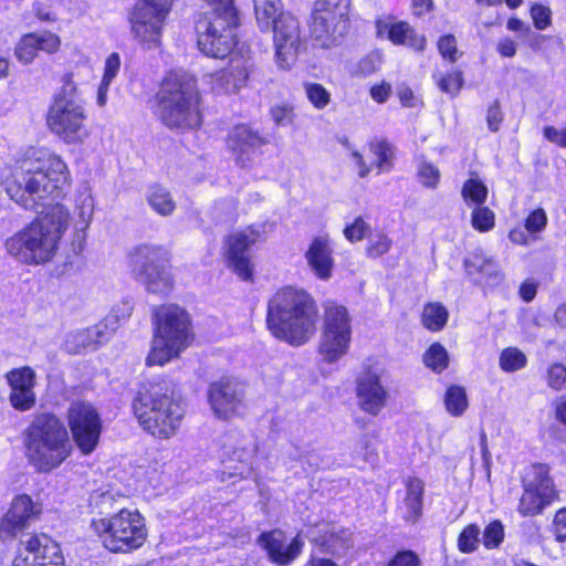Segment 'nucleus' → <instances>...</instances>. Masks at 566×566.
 Returning a JSON list of instances; mask_svg holds the SVG:
<instances>
[{
    "label": "nucleus",
    "instance_id": "nucleus-49",
    "mask_svg": "<svg viewBox=\"0 0 566 566\" xmlns=\"http://www.w3.org/2000/svg\"><path fill=\"white\" fill-rule=\"evenodd\" d=\"M530 13L537 30H546L552 24V11L542 3H533Z\"/></svg>",
    "mask_w": 566,
    "mask_h": 566
},
{
    "label": "nucleus",
    "instance_id": "nucleus-57",
    "mask_svg": "<svg viewBox=\"0 0 566 566\" xmlns=\"http://www.w3.org/2000/svg\"><path fill=\"white\" fill-rule=\"evenodd\" d=\"M120 56L118 53L109 54L104 62L102 81L112 83L120 71Z\"/></svg>",
    "mask_w": 566,
    "mask_h": 566
},
{
    "label": "nucleus",
    "instance_id": "nucleus-3",
    "mask_svg": "<svg viewBox=\"0 0 566 566\" xmlns=\"http://www.w3.org/2000/svg\"><path fill=\"white\" fill-rule=\"evenodd\" d=\"M317 315L316 302L310 293L284 286L269 301L266 323L274 337L301 346L315 334Z\"/></svg>",
    "mask_w": 566,
    "mask_h": 566
},
{
    "label": "nucleus",
    "instance_id": "nucleus-33",
    "mask_svg": "<svg viewBox=\"0 0 566 566\" xmlns=\"http://www.w3.org/2000/svg\"><path fill=\"white\" fill-rule=\"evenodd\" d=\"M95 210V200L92 189L88 185H82L77 188L74 195V229L77 233H84L90 227Z\"/></svg>",
    "mask_w": 566,
    "mask_h": 566
},
{
    "label": "nucleus",
    "instance_id": "nucleus-39",
    "mask_svg": "<svg viewBox=\"0 0 566 566\" xmlns=\"http://www.w3.org/2000/svg\"><path fill=\"white\" fill-rule=\"evenodd\" d=\"M423 363L434 373H442L449 365V354L440 343H433L423 354Z\"/></svg>",
    "mask_w": 566,
    "mask_h": 566
},
{
    "label": "nucleus",
    "instance_id": "nucleus-15",
    "mask_svg": "<svg viewBox=\"0 0 566 566\" xmlns=\"http://www.w3.org/2000/svg\"><path fill=\"white\" fill-rule=\"evenodd\" d=\"M136 277L153 293L164 294L172 287V276L165 250L157 247H138L132 254Z\"/></svg>",
    "mask_w": 566,
    "mask_h": 566
},
{
    "label": "nucleus",
    "instance_id": "nucleus-47",
    "mask_svg": "<svg viewBox=\"0 0 566 566\" xmlns=\"http://www.w3.org/2000/svg\"><path fill=\"white\" fill-rule=\"evenodd\" d=\"M480 528L475 524L468 525L459 535L458 547L462 553H472L476 549Z\"/></svg>",
    "mask_w": 566,
    "mask_h": 566
},
{
    "label": "nucleus",
    "instance_id": "nucleus-41",
    "mask_svg": "<svg viewBox=\"0 0 566 566\" xmlns=\"http://www.w3.org/2000/svg\"><path fill=\"white\" fill-rule=\"evenodd\" d=\"M527 358L525 354L516 347H507L502 350L499 359L503 371L513 373L526 366Z\"/></svg>",
    "mask_w": 566,
    "mask_h": 566
},
{
    "label": "nucleus",
    "instance_id": "nucleus-50",
    "mask_svg": "<svg viewBox=\"0 0 566 566\" xmlns=\"http://www.w3.org/2000/svg\"><path fill=\"white\" fill-rule=\"evenodd\" d=\"M369 231V226L363 217H357L352 223L346 224L344 228V237L349 242H357L364 239Z\"/></svg>",
    "mask_w": 566,
    "mask_h": 566
},
{
    "label": "nucleus",
    "instance_id": "nucleus-30",
    "mask_svg": "<svg viewBox=\"0 0 566 566\" xmlns=\"http://www.w3.org/2000/svg\"><path fill=\"white\" fill-rule=\"evenodd\" d=\"M376 28L378 38L387 39L395 45H405L415 51H422L426 46V38L406 22L380 20Z\"/></svg>",
    "mask_w": 566,
    "mask_h": 566
},
{
    "label": "nucleus",
    "instance_id": "nucleus-22",
    "mask_svg": "<svg viewBox=\"0 0 566 566\" xmlns=\"http://www.w3.org/2000/svg\"><path fill=\"white\" fill-rule=\"evenodd\" d=\"M41 512V504L33 501L30 495L14 496L9 510L0 520V541H13L20 532L29 527L31 522L39 518Z\"/></svg>",
    "mask_w": 566,
    "mask_h": 566
},
{
    "label": "nucleus",
    "instance_id": "nucleus-8",
    "mask_svg": "<svg viewBox=\"0 0 566 566\" xmlns=\"http://www.w3.org/2000/svg\"><path fill=\"white\" fill-rule=\"evenodd\" d=\"M90 530L101 545L115 554H129L139 549L147 541L146 520L138 510L122 509L91 520Z\"/></svg>",
    "mask_w": 566,
    "mask_h": 566
},
{
    "label": "nucleus",
    "instance_id": "nucleus-25",
    "mask_svg": "<svg viewBox=\"0 0 566 566\" xmlns=\"http://www.w3.org/2000/svg\"><path fill=\"white\" fill-rule=\"evenodd\" d=\"M61 48V38L51 31L30 32L20 38L14 48V56L24 64H31L38 53L54 54Z\"/></svg>",
    "mask_w": 566,
    "mask_h": 566
},
{
    "label": "nucleus",
    "instance_id": "nucleus-6",
    "mask_svg": "<svg viewBox=\"0 0 566 566\" xmlns=\"http://www.w3.org/2000/svg\"><path fill=\"white\" fill-rule=\"evenodd\" d=\"M157 113L166 126L187 129L200 125V95L191 75L169 73L157 93Z\"/></svg>",
    "mask_w": 566,
    "mask_h": 566
},
{
    "label": "nucleus",
    "instance_id": "nucleus-48",
    "mask_svg": "<svg viewBox=\"0 0 566 566\" xmlns=\"http://www.w3.org/2000/svg\"><path fill=\"white\" fill-rule=\"evenodd\" d=\"M546 381L553 390H563L566 387V366L559 363L552 364L547 369Z\"/></svg>",
    "mask_w": 566,
    "mask_h": 566
},
{
    "label": "nucleus",
    "instance_id": "nucleus-20",
    "mask_svg": "<svg viewBox=\"0 0 566 566\" xmlns=\"http://www.w3.org/2000/svg\"><path fill=\"white\" fill-rule=\"evenodd\" d=\"M384 375L385 368L375 361L366 365L356 380L357 403L370 416L379 415L388 401V390L382 384Z\"/></svg>",
    "mask_w": 566,
    "mask_h": 566
},
{
    "label": "nucleus",
    "instance_id": "nucleus-16",
    "mask_svg": "<svg viewBox=\"0 0 566 566\" xmlns=\"http://www.w3.org/2000/svg\"><path fill=\"white\" fill-rule=\"evenodd\" d=\"M219 457L230 476L248 478L253 472L255 440L239 430H229L219 438Z\"/></svg>",
    "mask_w": 566,
    "mask_h": 566
},
{
    "label": "nucleus",
    "instance_id": "nucleus-54",
    "mask_svg": "<svg viewBox=\"0 0 566 566\" xmlns=\"http://www.w3.org/2000/svg\"><path fill=\"white\" fill-rule=\"evenodd\" d=\"M271 117L277 126L286 127L294 122V109L286 104L274 105L271 108Z\"/></svg>",
    "mask_w": 566,
    "mask_h": 566
},
{
    "label": "nucleus",
    "instance_id": "nucleus-13",
    "mask_svg": "<svg viewBox=\"0 0 566 566\" xmlns=\"http://www.w3.org/2000/svg\"><path fill=\"white\" fill-rule=\"evenodd\" d=\"M352 343V319L345 306L327 303L324 307L323 328L318 354L323 361L334 364L345 357Z\"/></svg>",
    "mask_w": 566,
    "mask_h": 566
},
{
    "label": "nucleus",
    "instance_id": "nucleus-46",
    "mask_svg": "<svg viewBox=\"0 0 566 566\" xmlns=\"http://www.w3.org/2000/svg\"><path fill=\"white\" fill-rule=\"evenodd\" d=\"M504 539V526L503 524L495 520L486 525L483 532L482 543L488 549H493L499 547Z\"/></svg>",
    "mask_w": 566,
    "mask_h": 566
},
{
    "label": "nucleus",
    "instance_id": "nucleus-52",
    "mask_svg": "<svg viewBox=\"0 0 566 566\" xmlns=\"http://www.w3.org/2000/svg\"><path fill=\"white\" fill-rule=\"evenodd\" d=\"M391 240L384 233H376L368 241L367 253L369 256L377 258L389 251Z\"/></svg>",
    "mask_w": 566,
    "mask_h": 566
},
{
    "label": "nucleus",
    "instance_id": "nucleus-2",
    "mask_svg": "<svg viewBox=\"0 0 566 566\" xmlns=\"http://www.w3.org/2000/svg\"><path fill=\"white\" fill-rule=\"evenodd\" d=\"M69 222L66 207L50 206L32 222L8 238L6 250L12 258L28 265L50 262L59 250Z\"/></svg>",
    "mask_w": 566,
    "mask_h": 566
},
{
    "label": "nucleus",
    "instance_id": "nucleus-42",
    "mask_svg": "<svg viewBox=\"0 0 566 566\" xmlns=\"http://www.w3.org/2000/svg\"><path fill=\"white\" fill-rule=\"evenodd\" d=\"M471 224L479 232H488L495 226V214L490 208L479 205L472 210Z\"/></svg>",
    "mask_w": 566,
    "mask_h": 566
},
{
    "label": "nucleus",
    "instance_id": "nucleus-27",
    "mask_svg": "<svg viewBox=\"0 0 566 566\" xmlns=\"http://www.w3.org/2000/svg\"><path fill=\"white\" fill-rule=\"evenodd\" d=\"M228 147L235 156V160L247 167L253 159L256 150L265 144L259 133L247 125H238L228 135Z\"/></svg>",
    "mask_w": 566,
    "mask_h": 566
},
{
    "label": "nucleus",
    "instance_id": "nucleus-40",
    "mask_svg": "<svg viewBox=\"0 0 566 566\" xmlns=\"http://www.w3.org/2000/svg\"><path fill=\"white\" fill-rule=\"evenodd\" d=\"M448 412L454 417L461 416L468 408V398L463 387L451 386L444 395Z\"/></svg>",
    "mask_w": 566,
    "mask_h": 566
},
{
    "label": "nucleus",
    "instance_id": "nucleus-14",
    "mask_svg": "<svg viewBox=\"0 0 566 566\" xmlns=\"http://www.w3.org/2000/svg\"><path fill=\"white\" fill-rule=\"evenodd\" d=\"M522 484L523 494L517 509L522 516L541 514L557 497V491L549 475L547 464L533 463L528 465L522 478Z\"/></svg>",
    "mask_w": 566,
    "mask_h": 566
},
{
    "label": "nucleus",
    "instance_id": "nucleus-64",
    "mask_svg": "<svg viewBox=\"0 0 566 566\" xmlns=\"http://www.w3.org/2000/svg\"><path fill=\"white\" fill-rule=\"evenodd\" d=\"M537 292V283L533 280H526L520 287V295L525 302H531Z\"/></svg>",
    "mask_w": 566,
    "mask_h": 566
},
{
    "label": "nucleus",
    "instance_id": "nucleus-58",
    "mask_svg": "<svg viewBox=\"0 0 566 566\" xmlns=\"http://www.w3.org/2000/svg\"><path fill=\"white\" fill-rule=\"evenodd\" d=\"M552 532L559 543L566 542V507L558 510L553 518Z\"/></svg>",
    "mask_w": 566,
    "mask_h": 566
},
{
    "label": "nucleus",
    "instance_id": "nucleus-19",
    "mask_svg": "<svg viewBox=\"0 0 566 566\" xmlns=\"http://www.w3.org/2000/svg\"><path fill=\"white\" fill-rule=\"evenodd\" d=\"M266 224H252L233 232L227 240V259L233 271L244 281L253 275V268L248 250L254 244L264 241Z\"/></svg>",
    "mask_w": 566,
    "mask_h": 566
},
{
    "label": "nucleus",
    "instance_id": "nucleus-23",
    "mask_svg": "<svg viewBox=\"0 0 566 566\" xmlns=\"http://www.w3.org/2000/svg\"><path fill=\"white\" fill-rule=\"evenodd\" d=\"M209 402L214 415L221 419H230L242 413L244 409L241 387L239 382L229 378L210 385Z\"/></svg>",
    "mask_w": 566,
    "mask_h": 566
},
{
    "label": "nucleus",
    "instance_id": "nucleus-38",
    "mask_svg": "<svg viewBox=\"0 0 566 566\" xmlns=\"http://www.w3.org/2000/svg\"><path fill=\"white\" fill-rule=\"evenodd\" d=\"M80 88L75 81L74 72H67L62 76V86L55 95L53 102H62L65 104H84L80 97Z\"/></svg>",
    "mask_w": 566,
    "mask_h": 566
},
{
    "label": "nucleus",
    "instance_id": "nucleus-45",
    "mask_svg": "<svg viewBox=\"0 0 566 566\" xmlns=\"http://www.w3.org/2000/svg\"><path fill=\"white\" fill-rule=\"evenodd\" d=\"M417 176L423 187L434 189L440 182V170L433 164L422 160L417 169Z\"/></svg>",
    "mask_w": 566,
    "mask_h": 566
},
{
    "label": "nucleus",
    "instance_id": "nucleus-24",
    "mask_svg": "<svg viewBox=\"0 0 566 566\" xmlns=\"http://www.w3.org/2000/svg\"><path fill=\"white\" fill-rule=\"evenodd\" d=\"M6 379L10 387L9 400L11 406L19 411L31 410L36 402L34 392L35 371L28 366L14 368L7 373Z\"/></svg>",
    "mask_w": 566,
    "mask_h": 566
},
{
    "label": "nucleus",
    "instance_id": "nucleus-17",
    "mask_svg": "<svg viewBox=\"0 0 566 566\" xmlns=\"http://www.w3.org/2000/svg\"><path fill=\"white\" fill-rule=\"evenodd\" d=\"M86 112L84 104L53 102L46 116L50 130L65 144H82L88 133L85 128Z\"/></svg>",
    "mask_w": 566,
    "mask_h": 566
},
{
    "label": "nucleus",
    "instance_id": "nucleus-51",
    "mask_svg": "<svg viewBox=\"0 0 566 566\" xmlns=\"http://www.w3.org/2000/svg\"><path fill=\"white\" fill-rule=\"evenodd\" d=\"M547 226V216L544 209L533 210L525 220V230L531 234L542 232Z\"/></svg>",
    "mask_w": 566,
    "mask_h": 566
},
{
    "label": "nucleus",
    "instance_id": "nucleus-21",
    "mask_svg": "<svg viewBox=\"0 0 566 566\" xmlns=\"http://www.w3.org/2000/svg\"><path fill=\"white\" fill-rule=\"evenodd\" d=\"M130 315V307L125 305V310L119 316L117 312H112L104 321L92 327L70 332L64 340L65 349L71 354H80L84 350L95 349L97 345L105 342L109 334L116 331L120 321H125Z\"/></svg>",
    "mask_w": 566,
    "mask_h": 566
},
{
    "label": "nucleus",
    "instance_id": "nucleus-53",
    "mask_svg": "<svg viewBox=\"0 0 566 566\" xmlns=\"http://www.w3.org/2000/svg\"><path fill=\"white\" fill-rule=\"evenodd\" d=\"M488 258L482 252H474L469 255L464 261L465 272L469 276H471L474 281L479 282V275L483 268L486 264Z\"/></svg>",
    "mask_w": 566,
    "mask_h": 566
},
{
    "label": "nucleus",
    "instance_id": "nucleus-59",
    "mask_svg": "<svg viewBox=\"0 0 566 566\" xmlns=\"http://www.w3.org/2000/svg\"><path fill=\"white\" fill-rule=\"evenodd\" d=\"M502 120H503V114H502V111L500 107V103L497 101H495L488 108V113H486L488 126L492 132H497Z\"/></svg>",
    "mask_w": 566,
    "mask_h": 566
},
{
    "label": "nucleus",
    "instance_id": "nucleus-44",
    "mask_svg": "<svg viewBox=\"0 0 566 566\" xmlns=\"http://www.w3.org/2000/svg\"><path fill=\"white\" fill-rule=\"evenodd\" d=\"M304 90L311 104L317 108H325L331 102V94L318 83H305Z\"/></svg>",
    "mask_w": 566,
    "mask_h": 566
},
{
    "label": "nucleus",
    "instance_id": "nucleus-60",
    "mask_svg": "<svg viewBox=\"0 0 566 566\" xmlns=\"http://www.w3.org/2000/svg\"><path fill=\"white\" fill-rule=\"evenodd\" d=\"M388 566H420V560L415 553L406 551L398 553Z\"/></svg>",
    "mask_w": 566,
    "mask_h": 566
},
{
    "label": "nucleus",
    "instance_id": "nucleus-32",
    "mask_svg": "<svg viewBox=\"0 0 566 566\" xmlns=\"http://www.w3.org/2000/svg\"><path fill=\"white\" fill-rule=\"evenodd\" d=\"M369 151L373 155L370 163H367L364 156L357 150H352L350 156L359 177L365 178L373 169L377 167L380 171H388L391 167L392 148L384 140H374L369 144Z\"/></svg>",
    "mask_w": 566,
    "mask_h": 566
},
{
    "label": "nucleus",
    "instance_id": "nucleus-9",
    "mask_svg": "<svg viewBox=\"0 0 566 566\" xmlns=\"http://www.w3.org/2000/svg\"><path fill=\"white\" fill-rule=\"evenodd\" d=\"M154 325V337L146 364L164 366L187 348L190 319L182 307L165 304L155 310Z\"/></svg>",
    "mask_w": 566,
    "mask_h": 566
},
{
    "label": "nucleus",
    "instance_id": "nucleus-29",
    "mask_svg": "<svg viewBox=\"0 0 566 566\" xmlns=\"http://www.w3.org/2000/svg\"><path fill=\"white\" fill-rule=\"evenodd\" d=\"M333 245L328 235H318L312 240L305 252L307 265L322 281L332 277L334 269Z\"/></svg>",
    "mask_w": 566,
    "mask_h": 566
},
{
    "label": "nucleus",
    "instance_id": "nucleus-55",
    "mask_svg": "<svg viewBox=\"0 0 566 566\" xmlns=\"http://www.w3.org/2000/svg\"><path fill=\"white\" fill-rule=\"evenodd\" d=\"M438 49L440 54L451 62H455L460 56L457 49V40L453 35L441 36L438 41Z\"/></svg>",
    "mask_w": 566,
    "mask_h": 566
},
{
    "label": "nucleus",
    "instance_id": "nucleus-37",
    "mask_svg": "<svg viewBox=\"0 0 566 566\" xmlns=\"http://www.w3.org/2000/svg\"><path fill=\"white\" fill-rule=\"evenodd\" d=\"M462 197L467 205H483L488 197V188L476 176H471L462 187Z\"/></svg>",
    "mask_w": 566,
    "mask_h": 566
},
{
    "label": "nucleus",
    "instance_id": "nucleus-56",
    "mask_svg": "<svg viewBox=\"0 0 566 566\" xmlns=\"http://www.w3.org/2000/svg\"><path fill=\"white\" fill-rule=\"evenodd\" d=\"M463 81L460 72H451L438 81L441 91L455 95L462 87Z\"/></svg>",
    "mask_w": 566,
    "mask_h": 566
},
{
    "label": "nucleus",
    "instance_id": "nucleus-12",
    "mask_svg": "<svg viewBox=\"0 0 566 566\" xmlns=\"http://www.w3.org/2000/svg\"><path fill=\"white\" fill-rule=\"evenodd\" d=\"M349 0H316L312 12L314 44L329 49L340 44L348 31Z\"/></svg>",
    "mask_w": 566,
    "mask_h": 566
},
{
    "label": "nucleus",
    "instance_id": "nucleus-63",
    "mask_svg": "<svg viewBox=\"0 0 566 566\" xmlns=\"http://www.w3.org/2000/svg\"><path fill=\"white\" fill-rule=\"evenodd\" d=\"M497 52L500 55L504 57H513L516 53L515 41L509 38L500 40L497 43Z\"/></svg>",
    "mask_w": 566,
    "mask_h": 566
},
{
    "label": "nucleus",
    "instance_id": "nucleus-4",
    "mask_svg": "<svg viewBox=\"0 0 566 566\" xmlns=\"http://www.w3.org/2000/svg\"><path fill=\"white\" fill-rule=\"evenodd\" d=\"M133 411L140 427L157 439L174 437L185 417V408L175 397L171 382L161 377L143 382L134 398Z\"/></svg>",
    "mask_w": 566,
    "mask_h": 566
},
{
    "label": "nucleus",
    "instance_id": "nucleus-28",
    "mask_svg": "<svg viewBox=\"0 0 566 566\" xmlns=\"http://www.w3.org/2000/svg\"><path fill=\"white\" fill-rule=\"evenodd\" d=\"M23 557L39 566H63L59 544L45 534L32 535L24 544Z\"/></svg>",
    "mask_w": 566,
    "mask_h": 566
},
{
    "label": "nucleus",
    "instance_id": "nucleus-62",
    "mask_svg": "<svg viewBox=\"0 0 566 566\" xmlns=\"http://www.w3.org/2000/svg\"><path fill=\"white\" fill-rule=\"evenodd\" d=\"M544 136L552 143L560 146H566V126L564 128L546 127Z\"/></svg>",
    "mask_w": 566,
    "mask_h": 566
},
{
    "label": "nucleus",
    "instance_id": "nucleus-43",
    "mask_svg": "<svg viewBox=\"0 0 566 566\" xmlns=\"http://www.w3.org/2000/svg\"><path fill=\"white\" fill-rule=\"evenodd\" d=\"M317 532L324 533L323 535H316L314 531L311 533V539L316 543L326 553L336 554L338 552V537L328 531L327 524L317 525Z\"/></svg>",
    "mask_w": 566,
    "mask_h": 566
},
{
    "label": "nucleus",
    "instance_id": "nucleus-5",
    "mask_svg": "<svg viewBox=\"0 0 566 566\" xmlns=\"http://www.w3.org/2000/svg\"><path fill=\"white\" fill-rule=\"evenodd\" d=\"M24 454L38 473L59 469L73 452L69 430L62 419L52 412H40L23 431Z\"/></svg>",
    "mask_w": 566,
    "mask_h": 566
},
{
    "label": "nucleus",
    "instance_id": "nucleus-1",
    "mask_svg": "<svg viewBox=\"0 0 566 566\" xmlns=\"http://www.w3.org/2000/svg\"><path fill=\"white\" fill-rule=\"evenodd\" d=\"M69 181L66 164L45 148H30L14 167L1 175V185L11 200L34 209L41 200L55 198Z\"/></svg>",
    "mask_w": 566,
    "mask_h": 566
},
{
    "label": "nucleus",
    "instance_id": "nucleus-26",
    "mask_svg": "<svg viewBox=\"0 0 566 566\" xmlns=\"http://www.w3.org/2000/svg\"><path fill=\"white\" fill-rule=\"evenodd\" d=\"M259 543L266 551L271 562L280 566L293 562L301 554L304 546L300 535L287 542L286 535L279 530L263 533Z\"/></svg>",
    "mask_w": 566,
    "mask_h": 566
},
{
    "label": "nucleus",
    "instance_id": "nucleus-10",
    "mask_svg": "<svg viewBox=\"0 0 566 566\" xmlns=\"http://www.w3.org/2000/svg\"><path fill=\"white\" fill-rule=\"evenodd\" d=\"M238 12L232 4L216 7L197 22V44L207 56L224 59L237 44Z\"/></svg>",
    "mask_w": 566,
    "mask_h": 566
},
{
    "label": "nucleus",
    "instance_id": "nucleus-61",
    "mask_svg": "<svg viewBox=\"0 0 566 566\" xmlns=\"http://www.w3.org/2000/svg\"><path fill=\"white\" fill-rule=\"evenodd\" d=\"M391 94V86L389 83L381 82L373 85L370 88V96L377 103H385Z\"/></svg>",
    "mask_w": 566,
    "mask_h": 566
},
{
    "label": "nucleus",
    "instance_id": "nucleus-36",
    "mask_svg": "<svg viewBox=\"0 0 566 566\" xmlns=\"http://www.w3.org/2000/svg\"><path fill=\"white\" fill-rule=\"evenodd\" d=\"M146 199L151 209L161 216L171 214L176 208L170 192L160 185H151L147 190Z\"/></svg>",
    "mask_w": 566,
    "mask_h": 566
},
{
    "label": "nucleus",
    "instance_id": "nucleus-31",
    "mask_svg": "<svg viewBox=\"0 0 566 566\" xmlns=\"http://www.w3.org/2000/svg\"><path fill=\"white\" fill-rule=\"evenodd\" d=\"M424 483L418 478H408L398 502L400 517L410 524L417 523L423 509Z\"/></svg>",
    "mask_w": 566,
    "mask_h": 566
},
{
    "label": "nucleus",
    "instance_id": "nucleus-34",
    "mask_svg": "<svg viewBox=\"0 0 566 566\" xmlns=\"http://www.w3.org/2000/svg\"><path fill=\"white\" fill-rule=\"evenodd\" d=\"M249 77L248 60H239L232 64L229 70L214 75L213 88L217 92H235L245 85Z\"/></svg>",
    "mask_w": 566,
    "mask_h": 566
},
{
    "label": "nucleus",
    "instance_id": "nucleus-11",
    "mask_svg": "<svg viewBox=\"0 0 566 566\" xmlns=\"http://www.w3.org/2000/svg\"><path fill=\"white\" fill-rule=\"evenodd\" d=\"M175 0H137L128 13L130 33L147 51L161 46L163 32Z\"/></svg>",
    "mask_w": 566,
    "mask_h": 566
},
{
    "label": "nucleus",
    "instance_id": "nucleus-18",
    "mask_svg": "<svg viewBox=\"0 0 566 566\" xmlns=\"http://www.w3.org/2000/svg\"><path fill=\"white\" fill-rule=\"evenodd\" d=\"M73 440L84 454L92 453L99 440L102 422L95 408L87 402H74L67 412Z\"/></svg>",
    "mask_w": 566,
    "mask_h": 566
},
{
    "label": "nucleus",
    "instance_id": "nucleus-7",
    "mask_svg": "<svg viewBox=\"0 0 566 566\" xmlns=\"http://www.w3.org/2000/svg\"><path fill=\"white\" fill-rule=\"evenodd\" d=\"M253 3L259 29L262 32H273L277 67L291 69L295 64L302 46L297 19L283 11L281 0H253Z\"/></svg>",
    "mask_w": 566,
    "mask_h": 566
},
{
    "label": "nucleus",
    "instance_id": "nucleus-35",
    "mask_svg": "<svg viewBox=\"0 0 566 566\" xmlns=\"http://www.w3.org/2000/svg\"><path fill=\"white\" fill-rule=\"evenodd\" d=\"M449 318L447 307L439 302H430L423 306L421 323L430 332H440Z\"/></svg>",
    "mask_w": 566,
    "mask_h": 566
}]
</instances>
